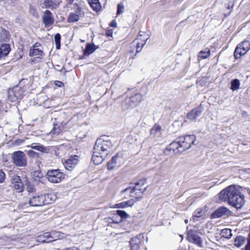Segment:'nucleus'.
<instances>
[{
  "instance_id": "6e6d98bb",
  "label": "nucleus",
  "mask_w": 250,
  "mask_h": 250,
  "mask_svg": "<svg viewBox=\"0 0 250 250\" xmlns=\"http://www.w3.org/2000/svg\"><path fill=\"white\" fill-rule=\"evenodd\" d=\"M72 250H80L77 249V248L73 247V248H72Z\"/></svg>"
},
{
  "instance_id": "79ce46f5",
  "label": "nucleus",
  "mask_w": 250,
  "mask_h": 250,
  "mask_svg": "<svg viewBox=\"0 0 250 250\" xmlns=\"http://www.w3.org/2000/svg\"><path fill=\"white\" fill-rule=\"evenodd\" d=\"M124 6L123 4L120 3L117 6V15H119L124 12Z\"/></svg>"
},
{
  "instance_id": "c756f323",
  "label": "nucleus",
  "mask_w": 250,
  "mask_h": 250,
  "mask_svg": "<svg viewBox=\"0 0 250 250\" xmlns=\"http://www.w3.org/2000/svg\"><path fill=\"white\" fill-rule=\"evenodd\" d=\"M140 242V239L137 237L132 238L129 241L131 250H138L139 249V244Z\"/></svg>"
},
{
  "instance_id": "6ab92c4d",
  "label": "nucleus",
  "mask_w": 250,
  "mask_h": 250,
  "mask_svg": "<svg viewBox=\"0 0 250 250\" xmlns=\"http://www.w3.org/2000/svg\"><path fill=\"white\" fill-rule=\"evenodd\" d=\"M180 147V141H179L178 138H177L169 144L167 146V149L169 151H172L173 153L176 154L183 152L182 151H181Z\"/></svg>"
},
{
  "instance_id": "2f4dec72",
  "label": "nucleus",
  "mask_w": 250,
  "mask_h": 250,
  "mask_svg": "<svg viewBox=\"0 0 250 250\" xmlns=\"http://www.w3.org/2000/svg\"><path fill=\"white\" fill-rule=\"evenodd\" d=\"M30 147L33 149H35L43 153L47 152L48 151V148L40 144H32Z\"/></svg>"
},
{
  "instance_id": "c85d7f7f",
  "label": "nucleus",
  "mask_w": 250,
  "mask_h": 250,
  "mask_svg": "<svg viewBox=\"0 0 250 250\" xmlns=\"http://www.w3.org/2000/svg\"><path fill=\"white\" fill-rule=\"evenodd\" d=\"M90 7L96 11H99L101 8L99 0H88Z\"/></svg>"
},
{
  "instance_id": "09e8293b",
  "label": "nucleus",
  "mask_w": 250,
  "mask_h": 250,
  "mask_svg": "<svg viewBox=\"0 0 250 250\" xmlns=\"http://www.w3.org/2000/svg\"><path fill=\"white\" fill-rule=\"evenodd\" d=\"M55 84L57 86L61 87H62L63 85V83L61 81H56L55 82Z\"/></svg>"
},
{
  "instance_id": "603ef678",
  "label": "nucleus",
  "mask_w": 250,
  "mask_h": 250,
  "mask_svg": "<svg viewBox=\"0 0 250 250\" xmlns=\"http://www.w3.org/2000/svg\"><path fill=\"white\" fill-rule=\"evenodd\" d=\"M106 35L108 37L112 36V31L111 30H108L106 31Z\"/></svg>"
},
{
  "instance_id": "4be33fe9",
  "label": "nucleus",
  "mask_w": 250,
  "mask_h": 250,
  "mask_svg": "<svg viewBox=\"0 0 250 250\" xmlns=\"http://www.w3.org/2000/svg\"><path fill=\"white\" fill-rule=\"evenodd\" d=\"M64 125L62 123L54 122L53 123V127L51 131V133L55 135L60 134L63 131Z\"/></svg>"
},
{
  "instance_id": "cd10ccee",
  "label": "nucleus",
  "mask_w": 250,
  "mask_h": 250,
  "mask_svg": "<svg viewBox=\"0 0 250 250\" xmlns=\"http://www.w3.org/2000/svg\"><path fill=\"white\" fill-rule=\"evenodd\" d=\"M150 134L154 137H159L161 134V127L158 124H155L150 130Z\"/></svg>"
},
{
  "instance_id": "5701e85b",
  "label": "nucleus",
  "mask_w": 250,
  "mask_h": 250,
  "mask_svg": "<svg viewBox=\"0 0 250 250\" xmlns=\"http://www.w3.org/2000/svg\"><path fill=\"white\" fill-rule=\"evenodd\" d=\"M11 50L9 44L2 43L0 44V58L6 56Z\"/></svg>"
},
{
  "instance_id": "39448f33",
  "label": "nucleus",
  "mask_w": 250,
  "mask_h": 250,
  "mask_svg": "<svg viewBox=\"0 0 250 250\" xmlns=\"http://www.w3.org/2000/svg\"><path fill=\"white\" fill-rule=\"evenodd\" d=\"M12 159L14 164L17 167H25L27 165V157L21 151H14L12 154Z\"/></svg>"
},
{
  "instance_id": "f03ea898",
  "label": "nucleus",
  "mask_w": 250,
  "mask_h": 250,
  "mask_svg": "<svg viewBox=\"0 0 250 250\" xmlns=\"http://www.w3.org/2000/svg\"><path fill=\"white\" fill-rule=\"evenodd\" d=\"M113 146L111 141L108 136H102L98 138L95 142L93 150H97L103 154L108 155Z\"/></svg>"
},
{
  "instance_id": "ddd939ff",
  "label": "nucleus",
  "mask_w": 250,
  "mask_h": 250,
  "mask_svg": "<svg viewBox=\"0 0 250 250\" xmlns=\"http://www.w3.org/2000/svg\"><path fill=\"white\" fill-rule=\"evenodd\" d=\"M78 162V156L77 155L71 156L69 159L64 161L63 165L66 169L71 171L77 165Z\"/></svg>"
},
{
  "instance_id": "f704fd0d",
  "label": "nucleus",
  "mask_w": 250,
  "mask_h": 250,
  "mask_svg": "<svg viewBox=\"0 0 250 250\" xmlns=\"http://www.w3.org/2000/svg\"><path fill=\"white\" fill-rule=\"evenodd\" d=\"M204 214V211L203 209L198 208L194 212V214L192 216L193 220L194 221H197L198 218L202 216Z\"/></svg>"
},
{
  "instance_id": "bb28decb",
  "label": "nucleus",
  "mask_w": 250,
  "mask_h": 250,
  "mask_svg": "<svg viewBox=\"0 0 250 250\" xmlns=\"http://www.w3.org/2000/svg\"><path fill=\"white\" fill-rule=\"evenodd\" d=\"M201 112L202 111L198 108L193 109L188 114V118L189 120H194L200 115Z\"/></svg>"
},
{
  "instance_id": "4d7b16f0",
  "label": "nucleus",
  "mask_w": 250,
  "mask_h": 250,
  "mask_svg": "<svg viewBox=\"0 0 250 250\" xmlns=\"http://www.w3.org/2000/svg\"><path fill=\"white\" fill-rule=\"evenodd\" d=\"M69 1V3H72L74 1V0H67Z\"/></svg>"
},
{
  "instance_id": "ea45409f",
  "label": "nucleus",
  "mask_w": 250,
  "mask_h": 250,
  "mask_svg": "<svg viewBox=\"0 0 250 250\" xmlns=\"http://www.w3.org/2000/svg\"><path fill=\"white\" fill-rule=\"evenodd\" d=\"M61 40V35L59 33L56 34L54 36V41L55 42L56 48L57 49H60Z\"/></svg>"
},
{
  "instance_id": "412c9836",
  "label": "nucleus",
  "mask_w": 250,
  "mask_h": 250,
  "mask_svg": "<svg viewBox=\"0 0 250 250\" xmlns=\"http://www.w3.org/2000/svg\"><path fill=\"white\" fill-rule=\"evenodd\" d=\"M125 219V211L117 210L113 216L112 221L113 223L118 224Z\"/></svg>"
},
{
  "instance_id": "9b49d317",
  "label": "nucleus",
  "mask_w": 250,
  "mask_h": 250,
  "mask_svg": "<svg viewBox=\"0 0 250 250\" xmlns=\"http://www.w3.org/2000/svg\"><path fill=\"white\" fill-rule=\"evenodd\" d=\"M187 239L200 247H202V240L196 231L190 229L187 232Z\"/></svg>"
},
{
  "instance_id": "4c0bfd02",
  "label": "nucleus",
  "mask_w": 250,
  "mask_h": 250,
  "mask_svg": "<svg viewBox=\"0 0 250 250\" xmlns=\"http://www.w3.org/2000/svg\"><path fill=\"white\" fill-rule=\"evenodd\" d=\"M240 85V81L239 80L235 79L231 81V87L230 89L233 90H237L239 88Z\"/></svg>"
},
{
  "instance_id": "72a5a7b5",
  "label": "nucleus",
  "mask_w": 250,
  "mask_h": 250,
  "mask_svg": "<svg viewBox=\"0 0 250 250\" xmlns=\"http://www.w3.org/2000/svg\"><path fill=\"white\" fill-rule=\"evenodd\" d=\"M9 39V33L7 31L4 29L1 30L0 32V42H7Z\"/></svg>"
},
{
  "instance_id": "58836bf2",
  "label": "nucleus",
  "mask_w": 250,
  "mask_h": 250,
  "mask_svg": "<svg viewBox=\"0 0 250 250\" xmlns=\"http://www.w3.org/2000/svg\"><path fill=\"white\" fill-rule=\"evenodd\" d=\"M79 19L80 17L78 15H77L74 13H70L68 18V21L69 22H76L79 20Z\"/></svg>"
},
{
  "instance_id": "20e7f679",
  "label": "nucleus",
  "mask_w": 250,
  "mask_h": 250,
  "mask_svg": "<svg viewBox=\"0 0 250 250\" xmlns=\"http://www.w3.org/2000/svg\"><path fill=\"white\" fill-rule=\"evenodd\" d=\"M142 35H140L130 44L127 52V55L130 59L134 58V57L142 50L148 39V38L142 39Z\"/></svg>"
},
{
  "instance_id": "4468645a",
  "label": "nucleus",
  "mask_w": 250,
  "mask_h": 250,
  "mask_svg": "<svg viewBox=\"0 0 250 250\" xmlns=\"http://www.w3.org/2000/svg\"><path fill=\"white\" fill-rule=\"evenodd\" d=\"M142 101V95L139 93H137L129 97L128 104L131 107H135L138 105Z\"/></svg>"
},
{
  "instance_id": "f8f14e48",
  "label": "nucleus",
  "mask_w": 250,
  "mask_h": 250,
  "mask_svg": "<svg viewBox=\"0 0 250 250\" xmlns=\"http://www.w3.org/2000/svg\"><path fill=\"white\" fill-rule=\"evenodd\" d=\"M42 21L45 28L52 26L54 22L53 15L49 10H46L42 14Z\"/></svg>"
},
{
  "instance_id": "37998d69",
  "label": "nucleus",
  "mask_w": 250,
  "mask_h": 250,
  "mask_svg": "<svg viewBox=\"0 0 250 250\" xmlns=\"http://www.w3.org/2000/svg\"><path fill=\"white\" fill-rule=\"evenodd\" d=\"M133 198H134L133 199H132L130 200L126 201V207H127V206L131 207L133 205L134 202L139 199H135V197H133Z\"/></svg>"
},
{
  "instance_id": "f257e3e1",
  "label": "nucleus",
  "mask_w": 250,
  "mask_h": 250,
  "mask_svg": "<svg viewBox=\"0 0 250 250\" xmlns=\"http://www.w3.org/2000/svg\"><path fill=\"white\" fill-rule=\"evenodd\" d=\"M242 189V187L240 186L230 185L220 191L219 198L223 201L228 202L237 209H239L245 204V197L241 193Z\"/></svg>"
},
{
  "instance_id": "c9c22d12",
  "label": "nucleus",
  "mask_w": 250,
  "mask_h": 250,
  "mask_svg": "<svg viewBox=\"0 0 250 250\" xmlns=\"http://www.w3.org/2000/svg\"><path fill=\"white\" fill-rule=\"evenodd\" d=\"M220 235L222 237L229 239L232 236L231 230L229 229H224L221 230Z\"/></svg>"
},
{
  "instance_id": "bf43d9fd",
  "label": "nucleus",
  "mask_w": 250,
  "mask_h": 250,
  "mask_svg": "<svg viewBox=\"0 0 250 250\" xmlns=\"http://www.w3.org/2000/svg\"><path fill=\"white\" fill-rule=\"evenodd\" d=\"M185 223L187 224V223H188V220H185Z\"/></svg>"
},
{
  "instance_id": "a878e982",
  "label": "nucleus",
  "mask_w": 250,
  "mask_h": 250,
  "mask_svg": "<svg viewBox=\"0 0 250 250\" xmlns=\"http://www.w3.org/2000/svg\"><path fill=\"white\" fill-rule=\"evenodd\" d=\"M43 196L44 199L43 201L44 205L51 204V203L54 202L57 199L56 195L53 193L43 195Z\"/></svg>"
},
{
  "instance_id": "a19ab883",
  "label": "nucleus",
  "mask_w": 250,
  "mask_h": 250,
  "mask_svg": "<svg viewBox=\"0 0 250 250\" xmlns=\"http://www.w3.org/2000/svg\"><path fill=\"white\" fill-rule=\"evenodd\" d=\"M76 8L75 9V14L78 15V16L80 17L83 15V12L82 10V8L79 7L77 4H76Z\"/></svg>"
},
{
  "instance_id": "0eeeda50",
  "label": "nucleus",
  "mask_w": 250,
  "mask_h": 250,
  "mask_svg": "<svg viewBox=\"0 0 250 250\" xmlns=\"http://www.w3.org/2000/svg\"><path fill=\"white\" fill-rule=\"evenodd\" d=\"M250 49V42L245 40L238 44L234 52V57L238 59L245 55Z\"/></svg>"
},
{
  "instance_id": "e433bc0d",
  "label": "nucleus",
  "mask_w": 250,
  "mask_h": 250,
  "mask_svg": "<svg viewBox=\"0 0 250 250\" xmlns=\"http://www.w3.org/2000/svg\"><path fill=\"white\" fill-rule=\"evenodd\" d=\"M210 55V50L208 49H207L205 50H202L200 51L198 54V57L204 59L209 57Z\"/></svg>"
},
{
  "instance_id": "5fc2aeb1",
  "label": "nucleus",
  "mask_w": 250,
  "mask_h": 250,
  "mask_svg": "<svg viewBox=\"0 0 250 250\" xmlns=\"http://www.w3.org/2000/svg\"><path fill=\"white\" fill-rule=\"evenodd\" d=\"M62 250H72V248H67L62 249Z\"/></svg>"
},
{
  "instance_id": "473e14b6",
  "label": "nucleus",
  "mask_w": 250,
  "mask_h": 250,
  "mask_svg": "<svg viewBox=\"0 0 250 250\" xmlns=\"http://www.w3.org/2000/svg\"><path fill=\"white\" fill-rule=\"evenodd\" d=\"M246 241V238L243 236H237L234 241V245L237 247H240L243 245Z\"/></svg>"
},
{
  "instance_id": "aec40b11",
  "label": "nucleus",
  "mask_w": 250,
  "mask_h": 250,
  "mask_svg": "<svg viewBox=\"0 0 250 250\" xmlns=\"http://www.w3.org/2000/svg\"><path fill=\"white\" fill-rule=\"evenodd\" d=\"M54 240V238L49 232H46L43 234L40 235L36 238L37 242L42 243H49Z\"/></svg>"
},
{
  "instance_id": "a211bd4d",
  "label": "nucleus",
  "mask_w": 250,
  "mask_h": 250,
  "mask_svg": "<svg viewBox=\"0 0 250 250\" xmlns=\"http://www.w3.org/2000/svg\"><path fill=\"white\" fill-rule=\"evenodd\" d=\"M12 183L14 188L17 192H21L23 190L24 185L20 176H14L12 179Z\"/></svg>"
},
{
  "instance_id": "b1692460",
  "label": "nucleus",
  "mask_w": 250,
  "mask_h": 250,
  "mask_svg": "<svg viewBox=\"0 0 250 250\" xmlns=\"http://www.w3.org/2000/svg\"><path fill=\"white\" fill-rule=\"evenodd\" d=\"M42 8H49L53 10L58 7L59 4L54 2L52 0H43L42 3Z\"/></svg>"
},
{
  "instance_id": "3c124183",
  "label": "nucleus",
  "mask_w": 250,
  "mask_h": 250,
  "mask_svg": "<svg viewBox=\"0 0 250 250\" xmlns=\"http://www.w3.org/2000/svg\"><path fill=\"white\" fill-rule=\"evenodd\" d=\"M109 25L111 27H115L117 26V23L115 20H113Z\"/></svg>"
},
{
  "instance_id": "dca6fc26",
  "label": "nucleus",
  "mask_w": 250,
  "mask_h": 250,
  "mask_svg": "<svg viewBox=\"0 0 250 250\" xmlns=\"http://www.w3.org/2000/svg\"><path fill=\"white\" fill-rule=\"evenodd\" d=\"M44 200L43 194L32 196L29 200V204L32 207L42 206L44 205Z\"/></svg>"
},
{
  "instance_id": "6e6552de",
  "label": "nucleus",
  "mask_w": 250,
  "mask_h": 250,
  "mask_svg": "<svg viewBox=\"0 0 250 250\" xmlns=\"http://www.w3.org/2000/svg\"><path fill=\"white\" fill-rule=\"evenodd\" d=\"M48 180L52 183H58L64 179V174L59 169L48 170L47 172Z\"/></svg>"
},
{
  "instance_id": "7c9ffc66",
  "label": "nucleus",
  "mask_w": 250,
  "mask_h": 250,
  "mask_svg": "<svg viewBox=\"0 0 250 250\" xmlns=\"http://www.w3.org/2000/svg\"><path fill=\"white\" fill-rule=\"evenodd\" d=\"M43 54V51L38 48H30L29 50V55L30 57L37 56L40 57Z\"/></svg>"
},
{
  "instance_id": "393cba45",
  "label": "nucleus",
  "mask_w": 250,
  "mask_h": 250,
  "mask_svg": "<svg viewBox=\"0 0 250 250\" xmlns=\"http://www.w3.org/2000/svg\"><path fill=\"white\" fill-rule=\"evenodd\" d=\"M97 48H98V46H97L93 43H87L83 50V55L89 56L92 54Z\"/></svg>"
},
{
  "instance_id": "13d9d810",
  "label": "nucleus",
  "mask_w": 250,
  "mask_h": 250,
  "mask_svg": "<svg viewBox=\"0 0 250 250\" xmlns=\"http://www.w3.org/2000/svg\"><path fill=\"white\" fill-rule=\"evenodd\" d=\"M125 215H126V219L127 218H128L129 215H128L126 213V214H125Z\"/></svg>"
},
{
  "instance_id": "423d86ee",
  "label": "nucleus",
  "mask_w": 250,
  "mask_h": 250,
  "mask_svg": "<svg viewBox=\"0 0 250 250\" xmlns=\"http://www.w3.org/2000/svg\"><path fill=\"white\" fill-rule=\"evenodd\" d=\"M25 90L23 87L17 85L8 91V98L12 102H15L22 98Z\"/></svg>"
},
{
  "instance_id": "de8ad7c7",
  "label": "nucleus",
  "mask_w": 250,
  "mask_h": 250,
  "mask_svg": "<svg viewBox=\"0 0 250 250\" xmlns=\"http://www.w3.org/2000/svg\"><path fill=\"white\" fill-rule=\"evenodd\" d=\"M5 177V174L3 171L0 169V183H1L4 180Z\"/></svg>"
},
{
  "instance_id": "f3484780",
  "label": "nucleus",
  "mask_w": 250,
  "mask_h": 250,
  "mask_svg": "<svg viewBox=\"0 0 250 250\" xmlns=\"http://www.w3.org/2000/svg\"><path fill=\"white\" fill-rule=\"evenodd\" d=\"M230 211L226 207H221L216 209L211 214L213 218H218L224 216H229L230 214Z\"/></svg>"
},
{
  "instance_id": "49530a36",
  "label": "nucleus",
  "mask_w": 250,
  "mask_h": 250,
  "mask_svg": "<svg viewBox=\"0 0 250 250\" xmlns=\"http://www.w3.org/2000/svg\"><path fill=\"white\" fill-rule=\"evenodd\" d=\"M27 154L29 157H36L38 156V153L32 150L28 151Z\"/></svg>"
},
{
  "instance_id": "2eb2a0df",
  "label": "nucleus",
  "mask_w": 250,
  "mask_h": 250,
  "mask_svg": "<svg viewBox=\"0 0 250 250\" xmlns=\"http://www.w3.org/2000/svg\"><path fill=\"white\" fill-rule=\"evenodd\" d=\"M107 156V155L101 153V152L93 150L92 160L95 165H98L101 164Z\"/></svg>"
},
{
  "instance_id": "1a4fd4ad",
  "label": "nucleus",
  "mask_w": 250,
  "mask_h": 250,
  "mask_svg": "<svg viewBox=\"0 0 250 250\" xmlns=\"http://www.w3.org/2000/svg\"><path fill=\"white\" fill-rule=\"evenodd\" d=\"M125 161L123 152H118L107 163V169L112 170L115 167H120Z\"/></svg>"
},
{
  "instance_id": "7ed1b4c3",
  "label": "nucleus",
  "mask_w": 250,
  "mask_h": 250,
  "mask_svg": "<svg viewBox=\"0 0 250 250\" xmlns=\"http://www.w3.org/2000/svg\"><path fill=\"white\" fill-rule=\"evenodd\" d=\"M146 189V181L144 180H140L135 183L129 184V186L126 188V192L129 193L130 196L139 199V197Z\"/></svg>"
},
{
  "instance_id": "c03bdc74",
  "label": "nucleus",
  "mask_w": 250,
  "mask_h": 250,
  "mask_svg": "<svg viewBox=\"0 0 250 250\" xmlns=\"http://www.w3.org/2000/svg\"><path fill=\"white\" fill-rule=\"evenodd\" d=\"M26 190L29 193H33L35 191V189L34 186L29 184H28L27 186Z\"/></svg>"
},
{
  "instance_id": "a18cd8bd",
  "label": "nucleus",
  "mask_w": 250,
  "mask_h": 250,
  "mask_svg": "<svg viewBox=\"0 0 250 250\" xmlns=\"http://www.w3.org/2000/svg\"><path fill=\"white\" fill-rule=\"evenodd\" d=\"M245 250H250V232L247 239V244L245 246Z\"/></svg>"
},
{
  "instance_id": "9d476101",
  "label": "nucleus",
  "mask_w": 250,
  "mask_h": 250,
  "mask_svg": "<svg viewBox=\"0 0 250 250\" xmlns=\"http://www.w3.org/2000/svg\"><path fill=\"white\" fill-rule=\"evenodd\" d=\"M181 144V151L182 152L189 148L191 145L193 144L196 140V137L194 135L181 136L178 138Z\"/></svg>"
},
{
  "instance_id": "8fccbe9b",
  "label": "nucleus",
  "mask_w": 250,
  "mask_h": 250,
  "mask_svg": "<svg viewBox=\"0 0 250 250\" xmlns=\"http://www.w3.org/2000/svg\"><path fill=\"white\" fill-rule=\"evenodd\" d=\"M116 207L115 208H124L125 207V203L122 202L119 204H116L115 205Z\"/></svg>"
},
{
  "instance_id": "864d4df0",
  "label": "nucleus",
  "mask_w": 250,
  "mask_h": 250,
  "mask_svg": "<svg viewBox=\"0 0 250 250\" xmlns=\"http://www.w3.org/2000/svg\"><path fill=\"white\" fill-rule=\"evenodd\" d=\"M41 44L38 42H36L31 48H37V47L40 46Z\"/></svg>"
}]
</instances>
